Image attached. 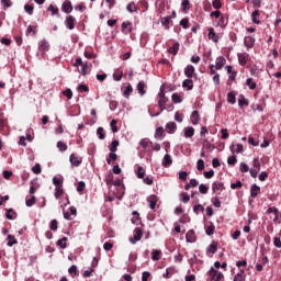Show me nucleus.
<instances>
[{
	"label": "nucleus",
	"mask_w": 281,
	"mask_h": 281,
	"mask_svg": "<svg viewBox=\"0 0 281 281\" xmlns=\"http://www.w3.org/2000/svg\"><path fill=\"white\" fill-rule=\"evenodd\" d=\"M209 276L211 278V281H221L224 278L223 272L214 269V267H211V269L209 270Z\"/></svg>",
	"instance_id": "nucleus-1"
},
{
	"label": "nucleus",
	"mask_w": 281,
	"mask_h": 281,
	"mask_svg": "<svg viewBox=\"0 0 281 281\" xmlns=\"http://www.w3.org/2000/svg\"><path fill=\"white\" fill-rule=\"evenodd\" d=\"M142 236H143L142 228L136 227V228L134 229V235H133V237L130 238V243H131L132 245H135L136 243H139V240H142Z\"/></svg>",
	"instance_id": "nucleus-2"
},
{
	"label": "nucleus",
	"mask_w": 281,
	"mask_h": 281,
	"mask_svg": "<svg viewBox=\"0 0 281 281\" xmlns=\"http://www.w3.org/2000/svg\"><path fill=\"white\" fill-rule=\"evenodd\" d=\"M196 69L194 68V66L192 65H188L186 68H184V76H187L188 78H195L196 80Z\"/></svg>",
	"instance_id": "nucleus-3"
},
{
	"label": "nucleus",
	"mask_w": 281,
	"mask_h": 281,
	"mask_svg": "<svg viewBox=\"0 0 281 281\" xmlns=\"http://www.w3.org/2000/svg\"><path fill=\"white\" fill-rule=\"evenodd\" d=\"M61 11L65 12V14H71L74 12V5L69 0H65L61 4Z\"/></svg>",
	"instance_id": "nucleus-4"
},
{
	"label": "nucleus",
	"mask_w": 281,
	"mask_h": 281,
	"mask_svg": "<svg viewBox=\"0 0 281 281\" xmlns=\"http://www.w3.org/2000/svg\"><path fill=\"white\" fill-rule=\"evenodd\" d=\"M65 25L67 30H74L76 27V18H74V15H68L65 20Z\"/></svg>",
	"instance_id": "nucleus-5"
},
{
	"label": "nucleus",
	"mask_w": 281,
	"mask_h": 281,
	"mask_svg": "<svg viewBox=\"0 0 281 281\" xmlns=\"http://www.w3.org/2000/svg\"><path fill=\"white\" fill-rule=\"evenodd\" d=\"M158 201H159V198H157V195L155 194L147 196V203L151 210H155L157 207Z\"/></svg>",
	"instance_id": "nucleus-6"
},
{
	"label": "nucleus",
	"mask_w": 281,
	"mask_h": 281,
	"mask_svg": "<svg viewBox=\"0 0 281 281\" xmlns=\"http://www.w3.org/2000/svg\"><path fill=\"white\" fill-rule=\"evenodd\" d=\"M226 63H227V59H225V57H223V56L217 57L215 60V69L217 71H221V69H223V67H225Z\"/></svg>",
	"instance_id": "nucleus-7"
},
{
	"label": "nucleus",
	"mask_w": 281,
	"mask_h": 281,
	"mask_svg": "<svg viewBox=\"0 0 281 281\" xmlns=\"http://www.w3.org/2000/svg\"><path fill=\"white\" fill-rule=\"evenodd\" d=\"M207 32H209L207 36L210 41H213V43H218L221 36H218V34L214 32V27H209Z\"/></svg>",
	"instance_id": "nucleus-8"
},
{
	"label": "nucleus",
	"mask_w": 281,
	"mask_h": 281,
	"mask_svg": "<svg viewBox=\"0 0 281 281\" xmlns=\"http://www.w3.org/2000/svg\"><path fill=\"white\" fill-rule=\"evenodd\" d=\"M212 190L214 193L223 192V190H225V183L215 181L212 183Z\"/></svg>",
	"instance_id": "nucleus-9"
},
{
	"label": "nucleus",
	"mask_w": 281,
	"mask_h": 281,
	"mask_svg": "<svg viewBox=\"0 0 281 281\" xmlns=\"http://www.w3.org/2000/svg\"><path fill=\"white\" fill-rule=\"evenodd\" d=\"M165 128L169 135H175V133H177V123L169 122L166 124Z\"/></svg>",
	"instance_id": "nucleus-10"
},
{
	"label": "nucleus",
	"mask_w": 281,
	"mask_h": 281,
	"mask_svg": "<svg viewBox=\"0 0 281 281\" xmlns=\"http://www.w3.org/2000/svg\"><path fill=\"white\" fill-rule=\"evenodd\" d=\"M121 27L123 34H131V32H133V23L131 22H123Z\"/></svg>",
	"instance_id": "nucleus-11"
},
{
	"label": "nucleus",
	"mask_w": 281,
	"mask_h": 281,
	"mask_svg": "<svg viewBox=\"0 0 281 281\" xmlns=\"http://www.w3.org/2000/svg\"><path fill=\"white\" fill-rule=\"evenodd\" d=\"M69 161L71 164V166H80V164H82V158L76 156V154H71L69 157Z\"/></svg>",
	"instance_id": "nucleus-12"
},
{
	"label": "nucleus",
	"mask_w": 281,
	"mask_h": 281,
	"mask_svg": "<svg viewBox=\"0 0 281 281\" xmlns=\"http://www.w3.org/2000/svg\"><path fill=\"white\" fill-rule=\"evenodd\" d=\"M164 168H170L172 166V156L170 154H166L161 161Z\"/></svg>",
	"instance_id": "nucleus-13"
},
{
	"label": "nucleus",
	"mask_w": 281,
	"mask_h": 281,
	"mask_svg": "<svg viewBox=\"0 0 281 281\" xmlns=\"http://www.w3.org/2000/svg\"><path fill=\"white\" fill-rule=\"evenodd\" d=\"M183 89H187V91H192L194 89V81L192 79L188 78L182 81Z\"/></svg>",
	"instance_id": "nucleus-14"
},
{
	"label": "nucleus",
	"mask_w": 281,
	"mask_h": 281,
	"mask_svg": "<svg viewBox=\"0 0 281 281\" xmlns=\"http://www.w3.org/2000/svg\"><path fill=\"white\" fill-rule=\"evenodd\" d=\"M199 122H201V114H199V111L195 110L191 114V123L193 124V126H196Z\"/></svg>",
	"instance_id": "nucleus-15"
},
{
	"label": "nucleus",
	"mask_w": 281,
	"mask_h": 281,
	"mask_svg": "<svg viewBox=\"0 0 281 281\" xmlns=\"http://www.w3.org/2000/svg\"><path fill=\"white\" fill-rule=\"evenodd\" d=\"M186 139L194 137V127L188 126L183 128Z\"/></svg>",
	"instance_id": "nucleus-16"
},
{
	"label": "nucleus",
	"mask_w": 281,
	"mask_h": 281,
	"mask_svg": "<svg viewBox=\"0 0 281 281\" xmlns=\"http://www.w3.org/2000/svg\"><path fill=\"white\" fill-rule=\"evenodd\" d=\"M187 243H196V235L194 229H190L186 235Z\"/></svg>",
	"instance_id": "nucleus-17"
},
{
	"label": "nucleus",
	"mask_w": 281,
	"mask_h": 281,
	"mask_svg": "<svg viewBox=\"0 0 281 281\" xmlns=\"http://www.w3.org/2000/svg\"><path fill=\"white\" fill-rule=\"evenodd\" d=\"M38 48L41 49V52H43L45 54V52H49V42L46 40H42L38 43Z\"/></svg>",
	"instance_id": "nucleus-18"
},
{
	"label": "nucleus",
	"mask_w": 281,
	"mask_h": 281,
	"mask_svg": "<svg viewBox=\"0 0 281 281\" xmlns=\"http://www.w3.org/2000/svg\"><path fill=\"white\" fill-rule=\"evenodd\" d=\"M260 194V187L256 183H254L250 188V196L251 199H256Z\"/></svg>",
	"instance_id": "nucleus-19"
},
{
	"label": "nucleus",
	"mask_w": 281,
	"mask_h": 281,
	"mask_svg": "<svg viewBox=\"0 0 281 281\" xmlns=\"http://www.w3.org/2000/svg\"><path fill=\"white\" fill-rule=\"evenodd\" d=\"M218 248V244L216 241H213L211 245L206 248V254H211V256H214L216 254V250Z\"/></svg>",
	"instance_id": "nucleus-20"
},
{
	"label": "nucleus",
	"mask_w": 281,
	"mask_h": 281,
	"mask_svg": "<svg viewBox=\"0 0 281 281\" xmlns=\"http://www.w3.org/2000/svg\"><path fill=\"white\" fill-rule=\"evenodd\" d=\"M244 45H246L249 49H251V47H254V45H256V38H254L251 36L245 37Z\"/></svg>",
	"instance_id": "nucleus-21"
},
{
	"label": "nucleus",
	"mask_w": 281,
	"mask_h": 281,
	"mask_svg": "<svg viewBox=\"0 0 281 281\" xmlns=\"http://www.w3.org/2000/svg\"><path fill=\"white\" fill-rule=\"evenodd\" d=\"M247 276L245 274V270L240 269L239 272L234 277L233 281H246Z\"/></svg>",
	"instance_id": "nucleus-22"
},
{
	"label": "nucleus",
	"mask_w": 281,
	"mask_h": 281,
	"mask_svg": "<svg viewBox=\"0 0 281 281\" xmlns=\"http://www.w3.org/2000/svg\"><path fill=\"white\" fill-rule=\"evenodd\" d=\"M243 150H245V149H244V147H243V144H240V143L233 144V145L231 146V151H232V153L240 154V153H243Z\"/></svg>",
	"instance_id": "nucleus-23"
},
{
	"label": "nucleus",
	"mask_w": 281,
	"mask_h": 281,
	"mask_svg": "<svg viewBox=\"0 0 281 281\" xmlns=\"http://www.w3.org/2000/svg\"><path fill=\"white\" fill-rule=\"evenodd\" d=\"M90 69L91 65H89V63L86 61L85 64H81V69L79 70V74H81V76H87Z\"/></svg>",
	"instance_id": "nucleus-24"
},
{
	"label": "nucleus",
	"mask_w": 281,
	"mask_h": 281,
	"mask_svg": "<svg viewBox=\"0 0 281 281\" xmlns=\"http://www.w3.org/2000/svg\"><path fill=\"white\" fill-rule=\"evenodd\" d=\"M48 12H50L52 16H60L58 7L50 4L47 8Z\"/></svg>",
	"instance_id": "nucleus-25"
},
{
	"label": "nucleus",
	"mask_w": 281,
	"mask_h": 281,
	"mask_svg": "<svg viewBox=\"0 0 281 281\" xmlns=\"http://www.w3.org/2000/svg\"><path fill=\"white\" fill-rule=\"evenodd\" d=\"M238 106H240V109H243L244 106H249V100H247L244 94L239 95Z\"/></svg>",
	"instance_id": "nucleus-26"
},
{
	"label": "nucleus",
	"mask_w": 281,
	"mask_h": 281,
	"mask_svg": "<svg viewBox=\"0 0 281 281\" xmlns=\"http://www.w3.org/2000/svg\"><path fill=\"white\" fill-rule=\"evenodd\" d=\"M146 83L144 82V81H139L138 83H137V91H138V93H139V95H146Z\"/></svg>",
	"instance_id": "nucleus-27"
},
{
	"label": "nucleus",
	"mask_w": 281,
	"mask_h": 281,
	"mask_svg": "<svg viewBox=\"0 0 281 281\" xmlns=\"http://www.w3.org/2000/svg\"><path fill=\"white\" fill-rule=\"evenodd\" d=\"M179 42H176L172 46L168 48L169 54H173V56H177V54H179Z\"/></svg>",
	"instance_id": "nucleus-28"
},
{
	"label": "nucleus",
	"mask_w": 281,
	"mask_h": 281,
	"mask_svg": "<svg viewBox=\"0 0 281 281\" xmlns=\"http://www.w3.org/2000/svg\"><path fill=\"white\" fill-rule=\"evenodd\" d=\"M53 184L55 186V188H63V177L61 176L53 177Z\"/></svg>",
	"instance_id": "nucleus-29"
},
{
	"label": "nucleus",
	"mask_w": 281,
	"mask_h": 281,
	"mask_svg": "<svg viewBox=\"0 0 281 281\" xmlns=\"http://www.w3.org/2000/svg\"><path fill=\"white\" fill-rule=\"evenodd\" d=\"M258 16H260V10L252 11L251 21L252 23H256V25H260V20H258Z\"/></svg>",
	"instance_id": "nucleus-30"
},
{
	"label": "nucleus",
	"mask_w": 281,
	"mask_h": 281,
	"mask_svg": "<svg viewBox=\"0 0 281 281\" xmlns=\"http://www.w3.org/2000/svg\"><path fill=\"white\" fill-rule=\"evenodd\" d=\"M237 58H238L239 65H241L243 67H245V65H247V54H245V53H239V54L237 55Z\"/></svg>",
	"instance_id": "nucleus-31"
},
{
	"label": "nucleus",
	"mask_w": 281,
	"mask_h": 281,
	"mask_svg": "<svg viewBox=\"0 0 281 281\" xmlns=\"http://www.w3.org/2000/svg\"><path fill=\"white\" fill-rule=\"evenodd\" d=\"M136 177L137 179H144V177H146V169H144L142 166H138L136 169Z\"/></svg>",
	"instance_id": "nucleus-32"
},
{
	"label": "nucleus",
	"mask_w": 281,
	"mask_h": 281,
	"mask_svg": "<svg viewBox=\"0 0 281 281\" xmlns=\"http://www.w3.org/2000/svg\"><path fill=\"white\" fill-rule=\"evenodd\" d=\"M7 240H8L7 243L8 247H14V245L19 243L14 237V235H8Z\"/></svg>",
	"instance_id": "nucleus-33"
},
{
	"label": "nucleus",
	"mask_w": 281,
	"mask_h": 281,
	"mask_svg": "<svg viewBox=\"0 0 281 281\" xmlns=\"http://www.w3.org/2000/svg\"><path fill=\"white\" fill-rule=\"evenodd\" d=\"M5 216L8 221H14L16 218V212L12 209L7 210Z\"/></svg>",
	"instance_id": "nucleus-34"
},
{
	"label": "nucleus",
	"mask_w": 281,
	"mask_h": 281,
	"mask_svg": "<svg viewBox=\"0 0 281 281\" xmlns=\"http://www.w3.org/2000/svg\"><path fill=\"white\" fill-rule=\"evenodd\" d=\"M151 260L154 261L161 260V250L154 249L151 251Z\"/></svg>",
	"instance_id": "nucleus-35"
},
{
	"label": "nucleus",
	"mask_w": 281,
	"mask_h": 281,
	"mask_svg": "<svg viewBox=\"0 0 281 281\" xmlns=\"http://www.w3.org/2000/svg\"><path fill=\"white\" fill-rule=\"evenodd\" d=\"M199 186V181L196 179H191L189 183L184 186V190H190V188H196Z\"/></svg>",
	"instance_id": "nucleus-36"
},
{
	"label": "nucleus",
	"mask_w": 281,
	"mask_h": 281,
	"mask_svg": "<svg viewBox=\"0 0 281 281\" xmlns=\"http://www.w3.org/2000/svg\"><path fill=\"white\" fill-rule=\"evenodd\" d=\"M227 102H228V104H236V93L235 92L227 93Z\"/></svg>",
	"instance_id": "nucleus-37"
},
{
	"label": "nucleus",
	"mask_w": 281,
	"mask_h": 281,
	"mask_svg": "<svg viewBox=\"0 0 281 281\" xmlns=\"http://www.w3.org/2000/svg\"><path fill=\"white\" fill-rule=\"evenodd\" d=\"M65 194L63 187H55V199H60Z\"/></svg>",
	"instance_id": "nucleus-38"
},
{
	"label": "nucleus",
	"mask_w": 281,
	"mask_h": 281,
	"mask_svg": "<svg viewBox=\"0 0 281 281\" xmlns=\"http://www.w3.org/2000/svg\"><path fill=\"white\" fill-rule=\"evenodd\" d=\"M117 146H120V140H112L109 150L111 153H117Z\"/></svg>",
	"instance_id": "nucleus-39"
},
{
	"label": "nucleus",
	"mask_w": 281,
	"mask_h": 281,
	"mask_svg": "<svg viewBox=\"0 0 281 281\" xmlns=\"http://www.w3.org/2000/svg\"><path fill=\"white\" fill-rule=\"evenodd\" d=\"M57 247H60V249H67V237H63L61 239H58Z\"/></svg>",
	"instance_id": "nucleus-40"
},
{
	"label": "nucleus",
	"mask_w": 281,
	"mask_h": 281,
	"mask_svg": "<svg viewBox=\"0 0 281 281\" xmlns=\"http://www.w3.org/2000/svg\"><path fill=\"white\" fill-rule=\"evenodd\" d=\"M126 10L133 14V12H137V4H135V2H131L126 5Z\"/></svg>",
	"instance_id": "nucleus-41"
},
{
	"label": "nucleus",
	"mask_w": 281,
	"mask_h": 281,
	"mask_svg": "<svg viewBox=\"0 0 281 281\" xmlns=\"http://www.w3.org/2000/svg\"><path fill=\"white\" fill-rule=\"evenodd\" d=\"M246 86L249 87L251 91H254V89L257 87V83L254 81V78H248L246 80Z\"/></svg>",
	"instance_id": "nucleus-42"
},
{
	"label": "nucleus",
	"mask_w": 281,
	"mask_h": 281,
	"mask_svg": "<svg viewBox=\"0 0 281 281\" xmlns=\"http://www.w3.org/2000/svg\"><path fill=\"white\" fill-rule=\"evenodd\" d=\"M193 212L199 215L200 212H205V206H203V204H196L193 206Z\"/></svg>",
	"instance_id": "nucleus-43"
},
{
	"label": "nucleus",
	"mask_w": 281,
	"mask_h": 281,
	"mask_svg": "<svg viewBox=\"0 0 281 281\" xmlns=\"http://www.w3.org/2000/svg\"><path fill=\"white\" fill-rule=\"evenodd\" d=\"M160 23L161 25H165L166 30H170V26H168L170 25V16L161 18Z\"/></svg>",
	"instance_id": "nucleus-44"
},
{
	"label": "nucleus",
	"mask_w": 281,
	"mask_h": 281,
	"mask_svg": "<svg viewBox=\"0 0 281 281\" xmlns=\"http://www.w3.org/2000/svg\"><path fill=\"white\" fill-rule=\"evenodd\" d=\"M171 100L172 102H175V104H181V102H183V99H181V95H179V93H173L171 95Z\"/></svg>",
	"instance_id": "nucleus-45"
},
{
	"label": "nucleus",
	"mask_w": 281,
	"mask_h": 281,
	"mask_svg": "<svg viewBox=\"0 0 281 281\" xmlns=\"http://www.w3.org/2000/svg\"><path fill=\"white\" fill-rule=\"evenodd\" d=\"M131 93H133V86L127 85L124 90H123V95L125 98H128V95H131Z\"/></svg>",
	"instance_id": "nucleus-46"
},
{
	"label": "nucleus",
	"mask_w": 281,
	"mask_h": 281,
	"mask_svg": "<svg viewBox=\"0 0 281 281\" xmlns=\"http://www.w3.org/2000/svg\"><path fill=\"white\" fill-rule=\"evenodd\" d=\"M199 190L201 194H207V192H210V187H207V184L201 183L199 186Z\"/></svg>",
	"instance_id": "nucleus-47"
},
{
	"label": "nucleus",
	"mask_w": 281,
	"mask_h": 281,
	"mask_svg": "<svg viewBox=\"0 0 281 281\" xmlns=\"http://www.w3.org/2000/svg\"><path fill=\"white\" fill-rule=\"evenodd\" d=\"M97 135H98L99 139H105V137H106V134L104 133L103 127H98L97 128Z\"/></svg>",
	"instance_id": "nucleus-48"
},
{
	"label": "nucleus",
	"mask_w": 281,
	"mask_h": 281,
	"mask_svg": "<svg viewBox=\"0 0 281 281\" xmlns=\"http://www.w3.org/2000/svg\"><path fill=\"white\" fill-rule=\"evenodd\" d=\"M214 229H216V227L211 223V225L206 227V231H205L206 236H214Z\"/></svg>",
	"instance_id": "nucleus-49"
},
{
	"label": "nucleus",
	"mask_w": 281,
	"mask_h": 281,
	"mask_svg": "<svg viewBox=\"0 0 281 281\" xmlns=\"http://www.w3.org/2000/svg\"><path fill=\"white\" fill-rule=\"evenodd\" d=\"M24 11L26 12V14H30V16H32L34 14V5L25 4L24 5Z\"/></svg>",
	"instance_id": "nucleus-50"
},
{
	"label": "nucleus",
	"mask_w": 281,
	"mask_h": 281,
	"mask_svg": "<svg viewBox=\"0 0 281 281\" xmlns=\"http://www.w3.org/2000/svg\"><path fill=\"white\" fill-rule=\"evenodd\" d=\"M165 135V130L164 127H158L155 132V138L159 139V137H164Z\"/></svg>",
	"instance_id": "nucleus-51"
},
{
	"label": "nucleus",
	"mask_w": 281,
	"mask_h": 281,
	"mask_svg": "<svg viewBox=\"0 0 281 281\" xmlns=\"http://www.w3.org/2000/svg\"><path fill=\"white\" fill-rule=\"evenodd\" d=\"M237 162H238V159L236 158L235 155L229 156V157L227 158V164H228V166H236Z\"/></svg>",
	"instance_id": "nucleus-52"
},
{
	"label": "nucleus",
	"mask_w": 281,
	"mask_h": 281,
	"mask_svg": "<svg viewBox=\"0 0 281 281\" xmlns=\"http://www.w3.org/2000/svg\"><path fill=\"white\" fill-rule=\"evenodd\" d=\"M77 91H79V93H89V87L81 83L78 86Z\"/></svg>",
	"instance_id": "nucleus-53"
},
{
	"label": "nucleus",
	"mask_w": 281,
	"mask_h": 281,
	"mask_svg": "<svg viewBox=\"0 0 281 281\" xmlns=\"http://www.w3.org/2000/svg\"><path fill=\"white\" fill-rule=\"evenodd\" d=\"M182 10L183 12L188 13V10H190V0H182Z\"/></svg>",
	"instance_id": "nucleus-54"
},
{
	"label": "nucleus",
	"mask_w": 281,
	"mask_h": 281,
	"mask_svg": "<svg viewBox=\"0 0 281 281\" xmlns=\"http://www.w3.org/2000/svg\"><path fill=\"white\" fill-rule=\"evenodd\" d=\"M63 95H65L68 100H71V98H74V92L71 91V89L67 88L63 91Z\"/></svg>",
	"instance_id": "nucleus-55"
},
{
	"label": "nucleus",
	"mask_w": 281,
	"mask_h": 281,
	"mask_svg": "<svg viewBox=\"0 0 281 281\" xmlns=\"http://www.w3.org/2000/svg\"><path fill=\"white\" fill-rule=\"evenodd\" d=\"M196 168H198L199 171L205 170V161L203 159H199L196 161Z\"/></svg>",
	"instance_id": "nucleus-56"
},
{
	"label": "nucleus",
	"mask_w": 281,
	"mask_h": 281,
	"mask_svg": "<svg viewBox=\"0 0 281 281\" xmlns=\"http://www.w3.org/2000/svg\"><path fill=\"white\" fill-rule=\"evenodd\" d=\"M57 148L60 150V153H65V150H67V144L59 140L57 142Z\"/></svg>",
	"instance_id": "nucleus-57"
},
{
	"label": "nucleus",
	"mask_w": 281,
	"mask_h": 281,
	"mask_svg": "<svg viewBox=\"0 0 281 281\" xmlns=\"http://www.w3.org/2000/svg\"><path fill=\"white\" fill-rule=\"evenodd\" d=\"M212 7L214 10H221V8H223V3H221V0H213Z\"/></svg>",
	"instance_id": "nucleus-58"
},
{
	"label": "nucleus",
	"mask_w": 281,
	"mask_h": 281,
	"mask_svg": "<svg viewBox=\"0 0 281 281\" xmlns=\"http://www.w3.org/2000/svg\"><path fill=\"white\" fill-rule=\"evenodd\" d=\"M189 24H190V20H188V18H184L180 21V25L181 27H183V30H188Z\"/></svg>",
	"instance_id": "nucleus-59"
},
{
	"label": "nucleus",
	"mask_w": 281,
	"mask_h": 281,
	"mask_svg": "<svg viewBox=\"0 0 281 281\" xmlns=\"http://www.w3.org/2000/svg\"><path fill=\"white\" fill-rule=\"evenodd\" d=\"M211 203L214 205V207H221V199H218V196L212 198Z\"/></svg>",
	"instance_id": "nucleus-60"
},
{
	"label": "nucleus",
	"mask_w": 281,
	"mask_h": 281,
	"mask_svg": "<svg viewBox=\"0 0 281 281\" xmlns=\"http://www.w3.org/2000/svg\"><path fill=\"white\" fill-rule=\"evenodd\" d=\"M41 171H42L41 165L36 164L35 166L32 167V172L34 175H41Z\"/></svg>",
	"instance_id": "nucleus-61"
},
{
	"label": "nucleus",
	"mask_w": 281,
	"mask_h": 281,
	"mask_svg": "<svg viewBox=\"0 0 281 281\" xmlns=\"http://www.w3.org/2000/svg\"><path fill=\"white\" fill-rule=\"evenodd\" d=\"M86 186H87V184L85 183V181H79V182H78V186H77V192H83Z\"/></svg>",
	"instance_id": "nucleus-62"
},
{
	"label": "nucleus",
	"mask_w": 281,
	"mask_h": 281,
	"mask_svg": "<svg viewBox=\"0 0 281 281\" xmlns=\"http://www.w3.org/2000/svg\"><path fill=\"white\" fill-rule=\"evenodd\" d=\"M36 34V26L29 25L26 29V36H30V34Z\"/></svg>",
	"instance_id": "nucleus-63"
},
{
	"label": "nucleus",
	"mask_w": 281,
	"mask_h": 281,
	"mask_svg": "<svg viewBox=\"0 0 281 281\" xmlns=\"http://www.w3.org/2000/svg\"><path fill=\"white\" fill-rule=\"evenodd\" d=\"M182 203H189L190 202V195L188 193H181V199Z\"/></svg>",
	"instance_id": "nucleus-64"
}]
</instances>
